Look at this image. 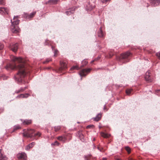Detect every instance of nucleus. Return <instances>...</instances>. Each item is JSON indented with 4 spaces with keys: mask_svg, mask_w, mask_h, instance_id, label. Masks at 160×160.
<instances>
[{
    "mask_svg": "<svg viewBox=\"0 0 160 160\" xmlns=\"http://www.w3.org/2000/svg\"><path fill=\"white\" fill-rule=\"evenodd\" d=\"M10 58L14 62L13 64L9 63L7 64L5 67V68L7 70L15 68L19 69V71L17 74L15 76L14 78L18 82H22V78L26 75L24 68V61L21 57H16L12 55L11 56Z\"/></svg>",
    "mask_w": 160,
    "mask_h": 160,
    "instance_id": "obj_1",
    "label": "nucleus"
},
{
    "mask_svg": "<svg viewBox=\"0 0 160 160\" xmlns=\"http://www.w3.org/2000/svg\"><path fill=\"white\" fill-rule=\"evenodd\" d=\"M18 16H14L13 18V21L11 20L12 25L11 26V31L13 33H16L19 31V28L18 25L19 23V20L18 19Z\"/></svg>",
    "mask_w": 160,
    "mask_h": 160,
    "instance_id": "obj_2",
    "label": "nucleus"
},
{
    "mask_svg": "<svg viewBox=\"0 0 160 160\" xmlns=\"http://www.w3.org/2000/svg\"><path fill=\"white\" fill-rule=\"evenodd\" d=\"M130 54L131 53L129 52L121 54L119 58V61L122 63H125L128 62L129 60L128 58Z\"/></svg>",
    "mask_w": 160,
    "mask_h": 160,
    "instance_id": "obj_3",
    "label": "nucleus"
},
{
    "mask_svg": "<svg viewBox=\"0 0 160 160\" xmlns=\"http://www.w3.org/2000/svg\"><path fill=\"white\" fill-rule=\"evenodd\" d=\"M34 132V130L33 129H28L27 132H24L23 133V136L25 137L31 138L33 136V134Z\"/></svg>",
    "mask_w": 160,
    "mask_h": 160,
    "instance_id": "obj_4",
    "label": "nucleus"
},
{
    "mask_svg": "<svg viewBox=\"0 0 160 160\" xmlns=\"http://www.w3.org/2000/svg\"><path fill=\"white\" fill-rule=\"evenodd\" d=\"M94 3L91 4L90 2L88 3L85 6L86 10L87 11L91 10L94 7Z\"/></svg>",
    "mask_w": 160,
    "mask_h": 160,
    "instance_id": "obj_5",
    "label": "nucleus"
},
{
    "mask_svg": "<svg viewBox=\"0 0 160 160\" xmlns=\"http://www.w3.org/2000/svg\"><path fill=\"white\" fill-rule=\"evenodd\" d=\"M91 69H85L82 70L79 73L80 75L81 76H85L88 73L90 72Z\"/></svg>",
    "mask_w": 160,
    "mask_h": 160,
    "instance_id": "obj_6",
    "label": "nucleus"
},
{
    "mask_svg": "<svg viewBox=\"0 0 160 160\" xmlns=\"http://www.w3.org/2000/svg\"><path fill=\"white\" fill-rule=\"evenodd\" d=\"M36 13V11L33 12L31 13L30 14L24 13L23 15V17L26 19H30L32 18L35 15Z\"/></svg>",
    "mask_w": 160,
    "mask_h": 160,
    "instance_id": "obj_7",
    "label": "nucleus"
},
{
    "mask_svg": "<svg viewBox=\"0 0 160 160\" xmlns=\"http://www.w3.org/2000/svg\"><path fill=\"white\" fill-rule=\"evenodd\" d=\"M10 48L12 51L16 52L18 48V44L17 43L12 44L10 46Z\"/></svg>",
    "mask_w": 160,
    "mask_h": 160,
    "instance_id": "obj_8",
    "label": "nucleus"
},
{
    "mask_svg": "<svg viewBox=\"0 0 160 160\" xmlns=\"http://www.w3.org/2000/svg\"><path fill=\"white\" fill-rule=\"evenodd\" d=\"M150 72L148 71L146 73V75L145 77V80L148 82H152V80L150 77Z\"/></svg>",
    "mask_w": 160,
    "mask_h": 160,
    "instance_id": "obj_9",
    "label": "nucleus"
},
{
    "mask_svg": "<svg viewBox=\"0 0 160 160\" xmlns=\"http://www.w3.org/2000/svg\"><path fill=\"white\" fill-rule=\"evenodd\" d=\"M150 2L152 6H155L159 5L160 0H150Z\"/></svg>",
    "mask_w": 160,
    "mask_h": 160,
    "instance_id": "obj_10",
    "label": "nucleus"
},
{
    "mask_svg": "<svg viewBox=\"0 0 160 160\" xmlns=\"http://www.w3.org/2000/svg\"><path fill=\"white\" fill-rule=\"evenodd\" d=\"M4 13L7 14H8V10L7 8H0V13Z\"/></svg>",
    "mask_w": 160,
    "mask_h": 160,
    "instance_id": "obj_11",
    "label": "nucleus"
},
{
    "mask_svg": "<svg viewBox=\"0 0 160 160\" xmlns=\"http://www.w3.org/2000/svg\"><path fill=\"white\" fill-rule=\"evenodd\" d=\"M18 157L19 159H22V160H26L27 156L25 153H22L18 155Z\"/></svg>",
    "mask_w": 160,
    "mask_h": 160,
    "instance_id": "obj_12",
    "label": "nucleus"
},
{
    "mask_svg": "<svg viewBox=\"0 0 160 160\" xmlns=\"http://www.w3.org/2000/svg\"><path fill=\"white\" fill-rule=\"evenodd\" d=\"M29 96H30L29 94L28 93H26L25 94H21L20 95L17 96V98H27Z\"/></svg>",
    "mask_w": 160,
    "mask_h": 160,
    "instance_id": "obj_13",
    "label": "nucleus"
},
{
    "mask_svg": "<svg viewBox=\"0 0 160 160\" xmlns=\"http://www.w3.org/2000/svg\"><path fill=\"white\" fill-rule=\"evenodd\" d=\"M98 36L100 37H102L104 36V34L102 31L101 27L100 28L98 32Z\"/></svg>",
    "mask_w": 160,
    "mask_h": 160,
    "instance_id": "obj_14",
    "label": "nucleus"
},
{
    "mask_svg": "<svg viewBox=\"0 0 160 160\" xmlns=\"http://www.w3.org/2000/svg\"><path fill=\"white\" fill-rule=\"evenodd\" d=\"M57 139L62 142H64L66 140V138L64 136H60L57 138Z\"/></svg>",
    "mask_w": 160,
    "mask_h": 160,
    "instance_id": "obj_15",
    "label": "nucleus"
},
{
    "mask_svg": "<svg viewBox=\"0 0 160 160\" xmlns=\"http://www.w3.org/2000/svg\"><path fill=\"white\" fill-rule=\"evenodd\" d=\"M100 134L102 137L106 138H108L110 136V134L105 133L103 132H101L100 133Z\"/></svg>",
    "mask_w": 160,
    "mask_h": 160,
    "instance_id": "obj_16",
    "label": "nucleus"
},
{
    "mask_svg": "<svg viewBox=\"0 0 160 160\" xmlns=\"http://www.w3.org/2000/svg\"><path fill=\"white\" fill-rule=\"evenodd\" d=\"M60 63H61V67L63 69H65L67 68V64H66V62H61Z\"/></svg>",
    "mask_w": 160,
    "mask_h": 160,
    "instance_id": "obj_17",
    "label": "nucleus"
},
{
    "mask_svg": "<svg viewBox=\"0 0 160 160\" xmlns=\"http://www.w3.org/2000/svg\"><path fill=\"white\" fill-rule=\"evenodd\" d=\"M101 117V115L100 114H98L96 117L94 118V120L98 121H99Z\"/></svg>",
    "mask_w": 160,
    "mask_h": 160,
    "instance_id": "obj_18",
    "label": "nucleus"
},
{
    "mask_svg": "<svg viewBox=\"0 0 160 160\" xmlns=\"http://www.w3.org/2000/svg\"><path fill=\"white\" fill-rule=\"evenodd\" d=\"M7 159V158L5 155L0 152V160H6Z\"/></svg>",
    "mask_w": 160,
    "mask_h": 160,
    "instance_id": "obj_19",
    "label": "nucleus"
},
{
    "mask_svg": "<svg viewBox=\"0 0 160 160\" xmlns=\"http://www.w3.org/2000/svg\"><path fill=\"white\" fill-rule=\"evenodd\" d=\"M74 12V11L73 9H70L68 11L65 12V13L68 15H70L71 14L73 13Z\"/></svg>",
    "mask_w": 160,
    "mask_h": 160,
    "instance_id": "obj_20",
    "label": "nucleus"
},
{
    "mask_svg": "<svg viewBox=\"0 0 160 160\" xmlns=\"http://www.w3.org/2000/svg\"><path fill=\"white\" fill-rule=\"evenodd\" d=\"M32 121L31 120H25L23 122V123L24 124H27L28 125L31 123Z\"/></svg>",
    "mask_w": 160,
    "mask_h": 160,
    "instance_id": "obj_21",
    "label": "nucleus"
},
{
    "mask_svg": "<svg viewBox=\"0 0 160 160\" xmlns=\"http://www.w3.org/2000/svg\"><path fill=\"white\" fill-rule=\"evenodd\" d=\"M24 91V89L23 88H21L19 89L16 90L15 92L17 93H18L20 92H22Z\"/></svg>",
    "mask_w": 160,
    "mask_h": 160,
    "instance_id": "obj_22",
    "label": "nucleus"
},
{
    "mask_svg": "<svg viewBox=\"0 0 160 160\" xmlns=\"http://www.w3.org/2000/svg\"><path fill=\"white\" fill-rule=\"evenodd\" d=\"M74 69H76V70H78L79 69V68L77 66H73L70 69V70L71 71L74 70Z\"/></svg>",
    "mask_w": 160,
    "mask_h": 160,
    "instance_id": "obj_23",
    "label": "nucleus"
},
{
    "mask_svg": "<svg viewBox=\"0 0 160 160\" xmlns=\"http://www.w3.org/2000/svg\"><path fill=\"white\" fill-rule=\"evenodd\" d=\"M132 90V89H127L126 91V93L127 95H129L130 94Z\"/></svg>",
    "mask_w": 160,
    "mask_h": 160,
    "instance_id": "obj_24",
    "label": "nucleus"
},
{
    "mask_svg": "<svg viewBox=\"0 0 160 160\" xmlns=\"http://www.w3.org/2000/svg\"><path fill=\"white\" fill-rule=\"evenodd\" d=\"M82 66L86 65L88 63V62L86 60H84L82 62Z\"/></svg>",
    "mask_w": 160,
    "mask_h": 160,
    "instance_id": "obj_25",
    "label": "nucleus"
},
{
    "mask_svg": "<svg viewBox=\"0 0 160 160\" xmlns=\"http://www.w3.org/2000/svg\"><path fill=\"white\" fill-rule=\"evenodd\" d=\"M125 149L128 153H129L130 152L131 149L129 147H128V146L126 147H125Z\"/></svg>",
    "mask_w": 160,
    "mask_h": 160,
    "instance_id": "obj_26",
    "label": "nucleus"
},
{
    "mask_svg": "<svg viewBox=\"0 0 160 160\" xmlns=\"http://www.w3.org/2000/svg\"><path fill=\"white\" fill-rule=\"evenodd\" d=\"M61 128V127L60 126H57V127H54L55 130V131L57 132L59 130H60Z\"/></svg>",
    "mask_w": 160,
    "mask_h": 160,
    "instance_id": "obj_27",
    "label": "nucleus"
},
{
    "mask_svg": "<svg viewBox=\"0 0 160 160\" xmlns=\"http://www.w3.org/2000/svg\"><path fill=\"white\" fill-rule=\"evenodd\" d=\"M35 145V142H32L29 144L30 148L32 147Z\"/></svg>",
    "mask_w": 160,
    "mask_h": 160,
    "instance_id": "obj_28",
    "label": "nucleus"
},
{
    "mask_svg": "<svg viewBox=\"0 0 160 160\" xmlns=\"http://www.w3.org/2000/svg\"><path fill=\"white\" fill-rule=\"evenodd\" d=\"M58 51L57 50H55V49L54 50V56L55 57H56L57 56V55L58 54Z\"/></svg>",
    "mask_w": 160,
    "mask_h": 160,
    "instance_id": "obj_29",
    "label": "nucleus"
},
{
    "mask_svg": "<svg viewBox=\"0 0 160 160\" xmlns=\"http://www.w3.org/2000/svg\"><path fill=\"white\" fill-rule=\"evenodd\" d=\"M51 59L50 58H48L44 62H43V63H48L49 61H51Z\"/></svg>",
    "mask_w": 160,
    "mask_h": 160,
    "instance_id": "obj_30",
    "label": "nucleus"
},
{
    "mask_svg": "<svg viewBox=\"0 0 160 160\" xmlns=\"http://www.w3.org/2000/svg\"><path fill=\"white\" fill-rule=\"evenodd\" d=\"M20 128L19 125H16L14 127V130L18 129Z\"/></svg>",
    "mask_w": 160,
    "mask_h": 160,
    "instance_id": "obj_31",
    "label": "nucleus"
},
{
    "mask_svg": "<svg viewBox=\"0 0 160 160\" xmlns=\"http://www.w3.org/2000/svg\"><path fill=\"white\" fill-rule=\"evenodd\" d=\"M51 144H52V145H59V143H58V141H56L54 143H52Z\"/></svg>",
    "mask_w": 160,
    "mask_h": 160,
    "instance_id": "obj_32",
    "label": "nucleus"
},
{
    "mask_svg": "<svg viewBox=\"0 0 160 160\" xmlns=\"http://www.w3.org/2000/svg\"><path fill=\"white\" fill-rule=\"evenodd\" d=\"M103 3H106L107 2L109 1L110 0H100Z\"/></svg>",
    "mask_w": 160,
    "mask_h": 160,
    "instance_id": "obj_33",
    "label": "nucleus"
},
{
    "mask_svg": "<svg viewBox=\"0 0 160 160\" xmlns=\"http://www.w3.org/2000/svg\"><path fill=\"white\" fill-rule=\"evenodd\" d=\"M94 127V126L93 125H88L87 126V128H93Z\"/></svg>",
    "mask_w": 160,
    "mask_h": 160,
    "instance_id": "obj_34",
    "label": "nucleus"
},
{
    "mask_svg": "<svg viewBox=\"0 0 160 160\" xmlns=\"http://www.w3.org/2000/svg\"><path fill=\"white\" fill-rule=\"evenodd\" d=\"M31 148H30V146H29V145H27V146H26V147H25V149L27 150H28L29 149H30Z\"/></svg>",
    "mask_w": 160,
    "mask_h": 160,
    "instance_id": "obj_35",
    "label": "nucleus"
},
{
    "mask_svg": "<svg viewBox=\"0 0 160 160\" xmlns=\"http://www.w3.org/2000/svg\"><path fill=\"white\" fill-rule=\"evenodd\" d=\"M156 56L158 57V58L160 59V53L157 52L156 54Z\"/></svg>",
    "mask_w": 160,
    "mask_h": 160,
    "instance_id": "obj_36",
    "label": "nucleus"
},
{
    "mask_svg": "<svg viewBox=\"0 0 160 160\" xmlns=\"http://www.w3.org/2000/svg\"><path fill=\"white\" fill-rule=\"evenodd\" d=\"M0 4L1 5H4V1L3 0H0Z\"/></svg>",
    "mask_w": 160,
    "mask_h": 160,
    "instance_id": "obj_37",
    "label": "nucleus"
},
{
    "mask_svg": "<svg viewBox=\"0 0 160 160\" xmlns=\"http://www.w3.org/2000/svg\"><path fill=\"white\" fill-rule=\"evenodd\" d=\"M41 135V133L39 132H38L36 133H35L34 134V136H40Z\"/></svg>",
    "mask_w": 160,
    "mask_h": 160,
    "instance_id": "obj_38",
    "label": "nucleus"
},
{
    "mask_svg": "<svg viewBox=\"0 0 160 160\" xmlns=\"http://www.w3.org/2000/svg\"><path fill=\"white\" fill-rule=\"evenodd\" d=\"M3 45L1 43H0V50H1L3 48Z\"/></svg>",
    "mask_w": 160,
    "mask_h": 160,
    "instance_id": "obj_39",
    "label": "nucleus"
},
{
    "mask_svg": "<svg viewBox=\"0 0 160 160\" xmlns=\"http://www.w3.org/2000/svg\"><path fill=\"white\" fill-rule=\"evenodd\" d=\"M58 0H55L53 1V3L54 4H56Z\"/></svg>",
    "mask_w": 160,
    "mask_h": 160,
    "instance_id": "obj_40",
    "label": "nucleus"
},
{
    "mask_svg": "<svg viewBox=\"0 0 160 160\" xmlns=\"http://www.w3.org/2000/svg\"><path fill=\"white\" fill-rule=\"evenodd\" d=\"M83 136V134L82 133H80L79 134V137L81 138Z\"/></svg>",
    "mask_w": 160,
    "mask_h": 160,
    "instance_id": "obj_41",
    "label": "nucleus"
},
{
    "mask_svg": "<svg viewBox=\"0 0 160 160\" xmlns=\"http://www.w3.org/2000/svg\"><path fill=\"white\" fill-rule=\"evenodd\" d=\"M8 78V77H6V76H4L3 78V79H7V78Z\"/></svg>",
    "mask_w": 160,
    "mask_h": 160,
    "instance_id": "obj_42",
    "label": "nucleus"
},
{
    "mask_svg": "<svg viewBox=\"0 0 160 160\" xmlns=\"http://www.w3.org/2000/svg\"><path fill=\"white\" fill-rule=\"evenodd\" d=\"M100 58V57H98L97 58L95 59H96V61L97 60L99 59Z\"/></svg>",
    "mask_w": 160,
    "mask_h": 160,
    "instance_id": "obj_43",
    "label": "nucleus"
},
{
    "mask_svg": "<svg viewBox=\"0 0 160 160\" xmlns=\"http://www.w3.org/2000/svg\"><path fill=\"white\" fill-rule=\"evenodd\" d=\"M27 87H25L24 88H23L24 89V90H26V89L27 88Z\"/></svg>",
    "mask_w": 160,
    "mask_h": 160,
    "instance_id": "obj_44",
    "label": "nucleus"
},
{
    "mask_svg": "<svg viewBox=\"0 0 160 160\" xmlns=\"http://www.w3.org/2000/svg\"><path fill=\"white\" fill-rule=\"evenodd\" d=\"M96 61V59H95L94 60L91 61V63H92L94 61Z\"/></svg>",
    "mask_w": 160,
    "mask_h": 160,
    "instance_id": "obj_45",
    "label": "nucleus"
},
{
    "mask_svg": "<svg viewBox=\"0 0 160 160\" xmlns=\"http://www.w3.org/2000/svg\"><path fill=\"white\" fill-rule=\"evenodd\" d=\"M107 160V158H102V160Z\"/></svg>",
    "mask_w": 160,
    "mask_h": 160,
    "instance_id": "obj_46",
    "label": "nucleus"
},
{
    "mask_svg": "<svg viewBox=\"0 0 160 160\" xmlns=\"http://www.w3.org/2000/svg\"><path fill=\"white\" fill-rule=\"evenodd\" d=\"M98 150H99L100 151H101V152L102 151V150L101 149H100L99 147H98Z\"/></svg>",
    "mask_w": 160,
    "mask_h": 160,
    "instance_id": "obj_47",
    "label": "nucleus"
},
{
    "mask_svg": "<svg viewBox=\"0 0 160 160\" xmlns=\"http://www.w3.org/2000/svg\"><path fill=\"white\" fill-rule=\"evenodd\" d=\"M52 50H54V48L53 47H52Z\"/></svg>",
    "mask_w": 160,
    "mask_h": 160,
    "instance_id": "obj_48",
    "label": "nucleus"
},
{
    "mask_svg": "<svg viewBox=\"0 0 160 160\" xmlns=\"http://www.w3.org/2000/svg\"><path fill=\"white\" fill-rule=\"evenodd\" d=\"M117 160H120V159L119 158H118L117 159Z\"/></svg>",
    "mask_w": 160,
    "mask_h": 160,
    "instance_id": "obj_49",
    "label": "nucleus"
},
{
    "mask_svg": "<svg viewBox=\"0 0 160 160\" xmlns=\"http://www.w3.org/2000/svg\"><path fill=\"white\" fill-rule=\"evenodd\" d=\"M95 138H93V141H95Z\"/></svg>",
    "mask_w": 160,
    "mask_h": 160,
    "instance_id": "obj_50",
    "label": "nucleus"
},
{
    "mask_svg": "<svg viewBox=\"0 0 160 160\" xmlns=\"http://www.w3.org/2000/svg\"><path fill=\"white\" fill-rule=\"evenodd\" d=\"M158 91L160 92V90H158Z\"/></svg>",
    "mask_w": 160,
    "mask_h": 160,
    "instance_id": "obj_51",
    "label": "nucleus"
},
{
    "mask_svg": "<svg viewBox=\"0 0 160 160\" xmlns=\"http://www.w3.org/2000/svg\"><path fill=\"white\" fill-rule=\"evenodd\" d=\"M105 109V107H104V109Z\"/></svg>",
    "mask_w": 160,
    "mask_h": 160,
    "instance_id": "obj_52",
    "label": "nucleus"
}]
</instances>
